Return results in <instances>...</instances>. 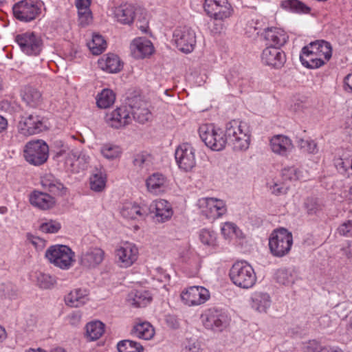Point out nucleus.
Masks as SVG:
<instances>
[{"label": "nucleus", "instance_id": "f257e3e1", "mask_svg": "<svg viewBox=\"0 0 352 352\" xmlns=\"http://www.w3.org/2000/svg\"><path fill=\"white\" fill-rule=\"evenodd\" d=\"M331 56V44L324 40H316L302 47L300 60L308 69H318L329 61Z\"/></svg>", "mask_w": 352, "mask_h": 352}, {"label": "nucleus", "instance_id": "f03ea898", "mask_svg": "<svg viewBox=\"0 0 352 352\" xmlns=\"http://www.w3.org/2000/svg\"><path fill=\"white\" fill-rule=\"evenodd\" d=\"M227 143L236 151H246L250 144V131L245 122L233 120L226 124Z\"/></svg>", "mask_w": 352, "mask_h": 352}, {"label": "nucleus", "instance_id": "7ed1b4c3", "mask_svg": "<svg viewBox=\"0 0 352 352\" xmlns=\"http://www.w3.org/2000/svg\"><path fill=\"white\" fill-rule=\"evenodd\" d=\"M230 277L236 286L245 289L252 288L257 281L254 268L245 261H237L232 265Z\"/></svg>", "mask_w": 352, "mask_h": 352}, {"label": "nucleus", "instance_id": "20e7f679", "mask_svg": "<svg viewBox=\"0 0 352 352\" xmlns=\"http://www.w3.org/2000/svg\"><path fill=\"white\" fill-rule=\"evenodd\" d=\"M45 256L51 264L63 270L70 269L76 261L74 252L65 245L57 244L50 246Z\"/></svg>", "mask_w": 352, "mask_h": 352}, {"label": "nucleus", "instance_id": "39448f33", "mask_svg": "<svg viewBox=\"0 0 352 352\" xmlns=\"http://www.w3.org/2000/svg\"><path fill=\"white\" fill-rule=\"evenodd\" d=\"M199 134L205 144L213 151L223 150L228 141L226 131L216 128L212 124H204L199 126Z\"/></svg>", "mask_w": 352, "mask_h": 352}, {"label": "nucleus", "instance_id": "423d86ee", "mask_svg": "<svg viewBox=\"0 0 352 352\" xmlns=\"http://www.w3.org/2000/svg\"><path fill=\"white\" fill-rule=\"evenodd\" d=\"M292 244V234L285 228L274 230L269 239L270 252L276 257H283L287 254L291 250Z\"/></svg>", "mask_w": 352, "mask_h": 352}, {"label": "nucleus", "instance_id": "0eeeda50", "mask_svg": "<svg viewBox=\"0 0 352 352\" xmlns=\"http://www.w3.org/2000/svg\"><path fill=\"white\" fill-rule=\"evenodd\" d=\"M24 157L30 164L39 166L45 163L49 156V147L42 140H31L24 148Z\"/></svg>", "mask_w": 352, "mask_h": 352}, {"label": "nucleus", "instance_id": "6e6552de", "mask_svg": "<svg viewBox=\"0 0 352 352\" xmlns=\"http://www.w3.org/2000/svg\"><path fill=\"white\" fill-rule=\"evenodd\" d=\"M17 129L20 134L28 137L47 130V126L44 117L32 113L21 117Z\"/></svg>", "mask_w": 352, "mask_h": 352}, {"label": "nucleus", "instance_id": "1a4fd4ad", "mask_svg": "<svg viewBox=\"0 0 352 352\" xmlns=\"http://www.w3.org/2000/svg\"><path fill=\"white\" fill-rule=\"evenodd\" d=\"M196 38L195 30L188 26L177 27L173 34V41L176 47L186 54L190 53L195 49Z\"/></svg>", "mask_w": 352, "mask_h": 352}, {"label": "nucleus", "instance_id": "9d476101", "mask_svg": "<svg viewBox=\"0 0 352 352\" xmlns=\"http://www.w3.org/2000/svg\"><path fill=\"white\" fill-rule=\"evenodd\" d=\"M21 50L29 56L38 55L43 49L41 38L33 32L19 34L14 38Z\"/></svg>", "mask_w": 352, "mask_h": 352}, {"label": "nucleus", "instance_id": "9b49d317", "mask_svg": "<svg viewBox=\"0 0 352 352\" xmlns=\"http://www.w3.org/2000/svg\"><path fill=\"white\" fill-rule=\"evenodd\" d=\"M12 10L16 19L23 22H30L40 15L41 4L32 0H23L15 3Z\"/></svg>", "mask_w": 352, "mask_h": 352}, {"label": "nucleus", "instance_id": "f8f14e48", "mask_svg": "<svg viewBox=\"0 0 352 352\" xmlns=\"http://www.w3.org/2000/svg\"><path fill=\"white\" fill-rule=\"evenodd\" d=\"M175 158L179 168L185 172L191 170L196 166L195 149L189 143H182L177 147Z\"/></svg>", "mask_w": 352, "mask_h": 352}, {"label": "nucleus", "instance_id": "ddd939ff", "mask_svg": "<svg viewBox=\"0 0 352 352\" xmlns=\"http://www.w3.org/2000/svg\"><path fill=\"white\" fill-rule=\"evenodd\" d=\"M201 318L204 326L213 331H221L228 324V316L221 310L214 308L206 310Z\"/></svg>", "mask_w": 352, "mask_h": 352}, {"label": "nucleus", "instance_id": "4468645a", "mask_svg": "<svg viewBox=\"0 0 352 352\" xmlns=\"http://www.w3.org/2000/svg\"><path fill=\"white\" fill-rule=\"evenodd\" d=\"M197 206L200 212L210 219L220 218L227 212L223 199H198Z\"/></svg>", "mask_w": 352, "mask_h": 352}, {"label": "nucleus", "instance_id": "2eb2a0df", "mask_svg": "<svg viewBox=\"0 0 352 352\" xmlns=\"http://www.w3.org/2000/svg\"><path fill=\"white\" fill-rule=\"evenodd\" d=\"M210 296L209 291L201 286H191L181 293L182 302L188 306H197L205 303Z\"/></svg>", "mask_w": 352, "mask_h": 352}, {"label": "nucleus", "instance_id": "dca6fc26", "mask_svg": "<svg viewBox=\"0 0 352 352\" xmlns=\"http://www.w3.org/2000/svg\"><path fill=\"white\" fill-rule=\"evenodd\" d=\"M138 249L137 246L129 242L122 243L116 250V259L121 267L131 266L138 259Z\"/></svg>", "mask_w": 352, "mask_h": 352}, {"label": "nucleus", "instance_id": "f3484780", "mask_svg": "<svg viewBox=\"0 0 352 352\" xmlns=\"http://www.w3.org/2000/svg\"><path fill=\"white\" fill-rule=\"evenodd\" d=\"M204 10L208 16L220 21L230 17L232 13L228 0H205Z\"/></svg>", "mask_w": 352, "mask_h": 352}, {"label": "nucleus", "instance_id": "a211bd4d", "mask_svg": "<svg viewBox=\"0 0 352 352\" xmlns=\"http://www.w3.org/2000/svg\"><path fill=\"white\" fill-rule=\"evenodd\" d=\"M261 60L267 66L280 69L286 62V55L280 47L267 46L263 50Z\"/></svg>", "mask_w": 352, "mask_h": 352}, {"label": "nucleus", "instance_id": "6ab92c4d", "mask_svg": "<svg viewBox=\"0 0 352 352\" xmlns=\"http://www.w3.org/2000/svg\"><path fill=\"white\" fill-rule=\"evenodd\" d=\"M105 120L111 127L120 129L129 124L132 121V117L126 107H120L107 113Z\"/></svg>", "mask_w": 352, "mask_h": 352}, {"label": "nucleus", "instance_id": "aec40b11", "mask_svg": "<svg viewBox=\"0 0 352 352\" xmlns=\"http://www.w3.org/2000/svg\"><path fill=\"white\" fill-rule=\"evenodd\" d=\"M146 184L148 190L154 195H160L170 190L169 181L162 174L155 173L150 175Z\"/></svg>", "mask_w": 352, "mask_h": 352}, {"label": "nucleus", "instance_id": "412c9836", "mask_svg": "<svg viewBox=\"0 0 352 352\" xmlns=\"http://www.w3.org/2000/svg\"><path fill=\"white\" fill-rule=\"evenodd\" d=\"M249 302L256 312L267 314L272 305V298L267 292L255 291L251 294Z\"/></svg>", "mask_w": 352, "mask_h": 352}, {"label": "nucleus", "instance_id": "4be33fe9", "mask_svg": "<svg viewBox=\"0 0 352 352\" xmlns=\"http://www.w3.org/2000/svg\"><path fill=\"white\" fill-rule=\"evenodd\" d=\"M148 212L155 214L154 218L159 223L168 221L173 214L172 206L166 199H155L148 208Z\"/></svg>", "mask_w": 352, "mask_h": 352}, {"label": "nucleus", "instance_id": "5701e85b", "mask_svg": "<svg viewBox=\"0 0 352 352\" xmlns=\"http://www.w3.org/2000/svg\"><path fill=\"white\" fill-rule=\"evenodd\" d=\"M56 157H65L66 164H70L71 166H75L76 163L80 166L82 169H85L90 162V157L84 151H74L66 150L65 148L60 149L56 153Z\"/></svg>", "mask_w": 352, "mask_h": 352}, {"label": "nucleus", "instance_id": "b1692460", "mask_svg": "<svg viewBox=\"0 0 352 352\" xmlns=\"http://www.w3.org/2000/svg\"><path fill=\"white\" fill-rule=\"evenodd\" d=\"M270 145L273 153L282 157H287L294 148L292 140L283 135H274Z\"/></svg>", "mask_w": 352, "mask_h": 352}, {"label": "nucleus", "instance_id": "393cba45", "mask_svg": "<svg viewBox=\"0 0 352 352\" xmlns=\"http://www.w3.org/2000/svg\"><path fill=\"white\" fill-rule=\"evenodd\" d=\"M41 183L45 189H47L52 194L49 198L53 196L65 197L68 195V189L61 182L51 174H46L41 177Z\"/></svg>", "mask_w": 352, "mask_h": 352}, {"label": "nucleus", "instance_id": "a878e982", "mask_svg": "<svg viewBox=\"0 0 352 352\" xmlns=\"http://www.w3.org/2000/svg\"><path fill=\"white\" fill-rule=\"evenodd\" d=\"M264 38L270 46L280 48L287 43L289 36L283 29L272 27L265 30Z\"/></svg>", "mask_w": 352, "mask_h": 352}, {"label": "nucleus", "instance_id": "bb28decb", "mask_svg": "<svg viewBox=\"0 0 352 352\" xmlns=\"http://www.w3.org/2000/svg\"><path fill=\"white\" fill-rule=\"evenodd\" d=\"M154 47L152 43L145 38H138L131 44V51L133 56L137 59L144 58L150 56Z\"/></svg>", "mask_w": 352, "mask_h": 352}, {"label": "nucleus", "instance_id": "cd10ccee", "mask_svg": "<svg viewBox=\"0 0 352 352\" xmlns=\"http://www.w3.org/2000/svg\"><path fill=\"white\" fill-rule=\"evenodd\" d=\"M104 251L99 248H91L81 254L80 263L87 268L95 267L104 258Z\"/></svg>", "mask_w": 352, "mask_h": 352}, {"label": "nucleus", "instance_id": "c85d7f7f", "mask_svg": "<svg viewBox=\"0 0 352 352\" xmlns=\"http://www.w3.org/2000/svg\"><path fill=\"white\" fill-rule=\"evenodd\" d=\"M120 212L124 218L135 219L146 216L148 212V208L135 201H128L124 204Z\"/></svg>", "mask_w": 352, "mask_h": 352}, {"label": "nucleus", "instance_id": "c756f323", "mask_svg": "<svg viewBox=\"0 0 352 352\" xmlns=\"http://www.w3.org/2000/svg\"><path fill=\"white\" fill-rule=\"evenodd\" d=\"M89 294V290L86 288H76L72 290L65 297V301L70 307H78L88 301Z\"/></svg>", "mask_w": 352, "mask_h": 352}, {"label": "nucleus", "instance_id": "7c9ffc66", "mask_svg": "<svg viewBox=\"0 0 352 352\" xmlns=\"http://www.w3.org/2000/svg\"><path fill=\"white\" fill-rule=\"evenodd\" d=\"M132 333L135 337L140 339L150 340L154 337L155 331L150 322L139 321L134 324Z\"/></svg>", "mask_w": 352, "mask_h": 352}, {"label": "nucleus", "instance_id": "2f4dec72", "mask_svg": "<svg viewBox=\"0 0 352 352\" xmlns=\"http://www.w3.org/2000/svg\"><path fill=\"white\" fill-rule=\"evenodd\" d=\"M114 16L122 24H131L135 16V8L128 3L121 5L114 10Z\"/></svg>", "mask_w": 352, "mask_h": 352}, {"label": "nucleus", "instance_id": "473e14b6", "mask_svg": "<svg viewBox=\"0 0 352 352\" xmlns=\"http://www.w3.org/2000/svg\"><path fill=\"white\" fill-rule=\"evenodd\" d=\"M100 67L109 73H118L123 67L120 58L114 54H109L104 58L99 60Z\"/></svg>", "mask_w": 352, "mask_h": 352}, {"label": "nucleus", "instance_id": "72a5a7b5", "mask_svg": "<svg viewBox=\"0 0 352 352\" xmlns=\"http://www.w3.org/2000/svg\"><path fill=\"white\" fill-rule=\"evenodd\" d=\"M151 296L146 290H135L131 292L128 296V302L137 307H145L151 301Z\"/></svg>", "mask_w": 352, "mask_h": 352}, {"label": "nucleus", "instance_id": "f704fd0d", "mask_svg": "<svg viewBox=\"0 0 352 352\" xmlns=\"http://www.w3.org/2000/svg\"><path fill=\"white\" fill-rule=\"evenodd\" d=\"M105 325L100 320H93L86 324L85 337L89 341L98 340L104 333Z\"/></svg>", "mask_w": 352, "mask_h": 352}, {"label": "nucleus", "instance_id": "c9c22d12", "mask_svg": "<svg viewBox=\"0 0 352 352\" xmlns=\"http://www.w3.org/2000/svg\"><path fill=\"white\" fill-rule=\"evenodd\" d=\"M23 100L31 107H38L42 101L41 92L36 88L29 87L25 88Z\"/></svg>", "mask_w": 352, "mask_h": 352}, {"label": "nucleus", "instance_id": "e433bc0d", "mask_svg": "<svg viewBox=\"0 0 352 352\" xmlns=\"http://www.w3.org/2000/svg\"><path fill=\"white\" fill-rule=\"evenodd\" d=\"M281 7L288 11L298 14H307L310 8L298 0H284L281 2Z\"/></svg>", "mask_w": 352, "mask_h": 352}, {"label": "nucleus", "instance_id": "4c0bfd02", "mask_svg": "<svg viewBox=\"0 0 352 352\" xmlns=\"http://www.w3.org/2000/svg\"><path fill=\"white\" fill-rule=\"evenodd\" d=\"M281 177L285 182H292L305 179L302 169L295 166H287L283 168Z\"/></svg>", "mask_w": 352, "mask_h": 352}, {"label": "nucleus", "instance_id": "58836bf2", "mask_svg": "<svg viewBox=\"0 0 352 352\" xmlns=\"http://www.w3.org/2000/svg\"><path fill=\"white\" fill-rule=\"evenodd\" d=\"M100 153L104 158L109 160H114L121 157L122 150L118 145L106 143L102 145Z\"/></svg>", "mask_w": 352, "mask_h": 352}, {"label": "nucleus", "instance_id": "ea45409f", "mask_svg": "<svg viewBox=\"0 0 352 352\" xmlns=\"http://www.w3.org/2000/svg\"><path fill=\"white\" fill-rule=\"evenodd\" d=\"M116 100L113 91L109 89H104L96 98V103L99 108L106 109L111 106Z\"/></svg>", "mask_w": 352, "mask_h": 352}, {"label": "nucleus", "instance_id": "a19ab883", "mask_svg": "<svg viewBox=\"0 0 352 352\" xmlns=\"http://www.w3.org/2000/svg\"><path fill=\"white\" fill-rule=\"evenodd\" d=\"M87 46L93 54L99 55L106 50L107 42L101 35L94 34Z\"/></svg>", "mask_w": 352, "mask_h": 352}, {"label": "nucleus", "instance_id": "79ce46f5", "mask_svg": "<svg viewBox=\"0 0 352 352\" xmlns=\"http://www.w3.org/2000/svg\"><path fill=\"white\" fill-rule=\"evenodd\" d=\"M131 114L137 122L144 124L151 118V113L147 108L146 104L143 103L139 107H131Z\"/></svg>", "mask_w": 352, "mask_h": 352}, {"label": "nucleus", "instance_id": "37998d69", "mask_svg": "<svg viewBox=\"0 0 352 352\" xmlns=\"http://www.w3.org/2000/svg\"><path fill=\"white\" fill-rule=\"evenodd\" d=\"M334 164L339 173L352 178V158L339 157L334 160Z\"/></svg>", "mask_w": 352, "mask_h": 352}, {"label": "nucleus", "instance_id": "c03bdc74", "mask_svg": "<svg viewBox=\"0 0 352 352\" xmlns=\"http://www.w3.org/2000/svg\"><path fill=\"white\" fill-rule=\"evenodd\" d=\"M263 25V20L260 17L256 16L248 21L245 28V34L248 37H254L258 35Z\"/></svg>", "mask_w": 352, "mask_h": 352}, {"label": "nucleus", "instance_id": "a18cd8bd", "mask_svg": "<svg viewBox=\"0 0 352 352\" xmlns=\"http://www.w3.org/2000/svg\"><path fill=\"white\" fill-rule=\"evenodd\" d=\"M117 349L119 352H143L142 345L135 341L124 340L117 344Z\"/></svg>", "mask_w": 352, "mask_h": 352}, {"label": "nucleus", "instance_id": "49530a36", "mask_svg": "<svg viewBox=\"0 0 352 352\" xmlns=\"http://www.w3.org/2000/svg\"><path fill=\"white\" fill-rule=\"evenodd\" d=\"M199 238L201 243L208 248H213L217 245V234L212 230L208 229L201 230Z\"/></svg>", "mask_w": 352, "mask_h": 352}, {"label": "nucleus", "instance_id": "de8ad7c7", "mask_svg": "<svg viewBox=\"0 0 352 352\" xmlns=\"http://www.w3.org/2000/svg\"><path fill=\"white\" fill-rule=\"evenodd\" d=\"M105 184L106 175L100 171L97 172L90 177L91 189L96 192L102 191L104 188Z\"/></svg>", "mask_w": 352, "mask_h": 352}, {"label": "nucleus", "instance_id": "09e8293b", "mask_svg": "<svg viewBox=\"0 0 352 352\" xmlns=\"http://www.w3.org/2000/svg\"><path fill=\"white\" fill-rule=\"evenodd\" d=\"M221 233L226 239L239 237L241 234V230L232 222L224 223L221 228Z\"/></svg>", "mask_w": 352, "mask_h": 352}, {"label": "nucleus", "instance_id": "8fccbe9b", "mask_svg": "<svg viewBox=\"0 0 352 352\" xmlns=\"http://www.w3.org/2000/svg\"><path fill=\"white\" fill-rule=\"evenodd\" d=\"M231 81L239 87L241 93L245 91L250 85L249 78L235 71L231 74Z\"/></svg>", "mask_w": 352, "mask_h": 352}, {"label": "nucleus", "instance_id": "3c124183", "mask_svg": "<svg viewBox=\"0 0 352 352\" xmlns=\"http://www.w3.org/2000/svg\"><path fill=\"white\" fill-rule=\"evenodd\" d=\"M298 146L303 153L315 154L318 151L316 143L312 140L300 139L298 142Z\"/></svg>", "mask_w": 352, "mask_h": 352}, {"label": "nucleus", "instance_id": "603ef678", "mask_svg": "<svg viewBox=\"0 0 352 352\" xmlns=\"http://www.w3.org/2000/svg\"><path fill=\"white\" fill-rule=\"evenodd\" d=\"M36 283L40 287L49 289L55 283V279L48 274L39 272L36 275Z\"/></svg>", "mask_w": 352, "mask_h": 352}, {"label": "nucleus", "instance_id": "864d4df0", "mask_svg": "<svg viewBox=\"0 0 352 352\" xmlns=\"http://www.w3.org/2000/svg\"><path fill=\"white\" fill-rule=\"evenodd\" d=\"M276 278L278 283L284 285H290L294 283V277L287 270H279L276 273Z\"/></svg>", "mask_w": 352, "mask_h": 352}, {"label": "nucleus", "instance_id": "5fc2aeb1", "mask_svg": "<svg viewBox=\"0 0 352 352\" xmlns=\"http://www.w3.org/2000/svg\"><path fill=\"white\" fill-rule=\"evenodd\" d=\"M135 166L140 168H148L151 164V156L147 153H140L133 160Z\"/></svg>", "mask_w": 352, "mask_h": 352}, {"label": "nucleus", "instance_id": "6e6d98bb", "mask_svg": "<svg viewBox=\"0 0 352 352\" xmlns=\"http://www.w3.org/2000/svg\"><path fill=\"white\" fill-rule=\"evenodd\" d=\"M61 228V225L56 221L50 220L43 223L40 226V230L44 233L54 234L57 233Z\"/></svg>", "mask_w": 352, "mask_h": 352}, {"label": "nucleus", "instance_id": "4d7b16f0", "mask_svg": "<svg viewBox=\"0 0 352 352\" xmlns=\"http://www.w3.org/2000/svg\"><path fill=\"white\" fill-rule=\"evenodd\" d=\"M31 204L40 210H45L53 208L54 199H30Z\"/></svg>", "mask_w": 352, "mask_h": 352}, {"label": "nucleus", "instance_id": "13d9d810", "mask_svg": "<svg viewBox=\"0 0 352 352\" xmlns=\"http://www.w3.org/2000/svg\"><path fill=\"white\" fill-rule=\"evenodd\" d=\"M200 344L195 339H186L184 344L182 352H199Z\"/></svg>", "mask_w": 352, "mask_h": 352}, {"label": "nucleus", "instance_id": "bf43d9fd", "mask_svg": "<svg viewBox=\"0 0 352 352\" xmlns=\"http://www.w3.org/2000/svg\"><path fill=\"white\" fill-rule=\"evenodd\" d=\"M338 233L343 236L352 237V219L342 223L338 228Z\"/></svg>", "mask_w": 352, "mask_h": 352}, {"label": "nucleus", "instance_id": "052dcab7", "mask_svg": "<svg viewBox=\"0 0 352 352\" xmlns=\"http://www.w3.org/2000/svg\"><path fill=\"white\" fill-rule=\"evenodd\" d=\"M27 240L38 250L43 249L45 246V241L38 236L28 234L27 235Z\"/></svg>", "mask_w": 352, "mask_h": 352}, {"label": "nucleus", "instance_id": "680f3d73", "mask_svg": "<svg viewBox=\"0 0 352 352\" xmlns=\"http://www.w3.org/2000/svg\"><path fill=\"white\" fill-rule=\"evenodd\" d=\"M340 252L347 261L352 263V240L346 241L343 243Z\"/></svg>", "mask_w": 352, "mask_h": 352}, {"label": "nucleus", "instance_id": "e2e57ef3", "mask_svg": "<svg viewBox=\"0 0 352 352\" xmlns=\"http://www.w3.org/2000/svg\"><path fill=\"white\" fill-rule=\"evenodd\" d=\"M80 24L82 26L87 25L92 19L91 10L78 12Z\"/></svg>", "mask_w": 352, "mask_h": 352}, {"label": "nucleus", "instance_id": "0e129e2a", "mask_svg": "<svg viewBox=\"0 0 352 352\" xmlns=\"http://www.w3.org/2000/svg\"><path fill=\"white\" fill-rule=\"evenodd\" d=\"M307 212L310 214L316 213L320 210V205L318 203V199H307L305 203Z\"/></svg>", "mask_w": 352, "mask_h": 352}, {"label": "nucleus", "instance_id": "69168bd1", "mask_svg": "<svg viewBox=\"0 0 352 352\" xmlns=\"http://www.w3.org/2000/svg\"><path fill=\"white\" fill-rule=\"evenodd\" d=\"M81 316L80 311H72L67 316V320L71 325L77 326L80 322Z\"/></svg>", "mask_w": 352, "mask_h": 352}, {"label": "nucleus", "instance_id": "338daca9", "mask_svg": "<svg viewBox=\"0 0 352 352\" xmlns=\"http://www.w3.org/2000/svg\"><path fill=\"white\" fill-rule=\"evenodd\" d=\"M288 189V186H285L283 184H274V185L271 187V190L275 196H281L285 195Z\"/></svg>", "mask_w": 352, "mask_h": 352}, {"label": "nucleus", "instance_id": "774afa93", "mask_svg": "<svg viewBox=\"0 0 352 352\" xmlns=\"http://www.w3.org/2000/svg\"><path fill=\"white\" fill-rule=\"evenodd\" d=\"M313 352H344L338 346H317Z\"/></svg>", "mask_w": 352, "mask_h": 352}]
</instances>
